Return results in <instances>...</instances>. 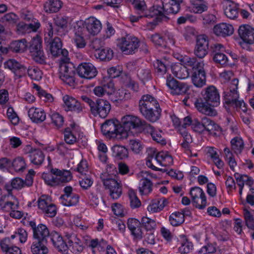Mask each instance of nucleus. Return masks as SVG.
<instances>
[{"label": "nucleus", "instance_id": "1", "mask_svg": "<svg viewBox=\"0 0 254 254\" xmlns=\"http://www.w3.org/2000/svg\"><path fill=\"white\" fill-rule=\"evenodd\" d=\"M203 98L197 99L194 103L197 109L207 116H215L216 111L210 106L217 107L220 104V95L215 87L210 86L205 89L202 94Z\"/></svg>", "mask_w": 254, "mask_h": 254}, {"label": "nucleus", "instance_id": "2", "mask_svg": "<svg viewBox=\"0 0 254 254\" xmlns=\"http://www.w3.org/2000/svg\"><path fill=\"white\" fill-rule=\"evenodd\" d=\"M139 110L142 115L152 123L160 119L162 112L157 100L149 94L141 97L139 101Z\"/></svg>", "mask_w": 254, "mask_h": 254}, {"label": "nucleus", "instance_id": "3", "mask_svg": "<svg viewBox=\"0 0 254 254\" xmlns=\"http://www.w3.org/2000/svg\"><path fill=\"white\" fill-rule=\"evenodd\" d=\"M103 134L109 138H126L127 132L116 119L107 120L101 126Z\"/></svg>", "mask_w": 254, "mask_h": 254}, {"label": "nucleus", "instance_id": "4", "mask_svg": "<svg viewBox=\"0 0 254 254\" xmlns=\"http://www.w3.org/2000/svg\"><path fill=\"white\" fill-rule=\"evenodd\" d=\"M64 58L60 64V77L66 84L74 86L76 68L73 64L68 61L69 59Z\"/></svg>", "mask_w": 254, "mask_h": 254}, {"label": "nucleus", "instance_id": "5", "mask_svg": "<svg viewBox=\"0 0 254 254\" xmlns=\"http://www.w3.org/2000/svg\"><path fill=\"white\" fill-rule=\"evenodd\" d=\"M122 127L127 132V130L133 129H142L143 131L146 125V121L141 120L138 117L132 115H127L122 117L121 120Z\"/></svg>", "mask_w": 254, "mask_h": 254}, {"label": "nucleus", "instance_id": "6", "mask_svg": "<svg viewBox=\"0 0 254 254\" xmlns=\"http://www.w3.org/2000/svg\"><path fill=\"white\" fill-rule=\"evenodd\" d=\"M120 48L125 54H132L137 50L139 46V40L134 37L127 35L119 40Z\"/></svg>", "mask_w": 254, "mask_h": 254}, {"label": "nucleus", "instance_id": "7", "mask_svg": "<svg viewBox=\"0 0 254 254\" xmlns=\"http://www.w3.org/2000/svg\"><path fill=\"white\" fill-rule=\"evenodd\" d=\"M104 186L110 190V195L113 199L119 198L122 193V185L120 182L112 178H105L104 175L101 176Z\"/></svg>", "mask_w": 254, "mask_h": 254}, {"label": "nucleus", "instance_id": "8", "mask_svg": "<svg viewBox=\"0 0 254 254\" xmlns=\"http://www.w3.org/2000/svg\"><path fill=\"white\" fill-rule=\"evenodd\" d=\"M149 16H166L169 14H176L178 13V7L170 4H154L149 9Z\"/></svg>", "mask_w": 254, "mask_h": 254}, {"label": "nucleus", "instance_id": "9", "mask_svg": "<svg viewBox=\"0 0 254 254\" xmlns=\"http://www.w3.org/2000/svg\"><path fill=\"white\" fill-rule=\"evenodd\" d=\"M111 109L110 102L102 99H98L92 106L91 113L94 116H99L102 118H105L109 114Z\"/></svg>", "mask_w": 254, "mask_h": 254}, {"label": "nucleus", "instance_id": "10", "mask_svg": "<svg viewBox=\"0 0 254 254\" xmlns=\"http://www.w3.org/2000/svg\"><path fill=\"white\" fill-rule=\"evenodd\" d=\"M190 194L193 205L196 208L202 209L206 206V197L203 190L199 187L192 188Z\"/></svg>", "mask_w": 254, "mask_h": 254}, {"label": "nucleus", "instance_id": "11", "mask_svg": "<svg viewBox=\"0 0 254 254\" xmlns=\"http://www.w3.org/2000/svg\"><path fill=\"white\" fill-rule=\"evenodd\" d=\"M42 42L38 39H34L31 41L29 46L30 52L33 60L37 63L44 64L46 63V58L41 50Z\"/></svg>", "mask_w": 254, "mask_h": 254}, {"label": "nucleus", "instance_id": "12", "mask_svg": "<svg viewBox=\"0 0 254 254\" xmlns=\"http://www.w3.org/2000/svg\"><path fill=\"white\" fill-rule=\"evenodd\" d=\"M209 41L205 35H200L197 37L196 45L194 50V55L199 59L203 58L208 53Z\"/></svg>", "mask_w": 254, "mask_h": 254}, {"label": "nucleus", "instance_id": "13", "mask_svg": "<svg viewBox=\"0 0 254 254\" xmlns=\"http://www.w3.org/2000/svg\"><path fill=\"white\" fill-rule=\"evenodd\" d=\"M78 75L81 78L90 79L94 78L97 74L96 67L90 63H82L80 64L77 69Z\"/></svg>", "mask_w": 254, "mask_h": 254}, {"label": "nucleus", "instance_id": "14", "mask_svg": "<svg viewBox=\"0 0 254 254\" xmlns=\"http://www.w3.org/2000/svg\"><path fill=\"white\" fill-rule=\"evenodd\" d=\"M204 63L198 64V67H196L192 71L191 80L197 87H202L206 83V74L203 69Z\"/></svg>", "mask_w": 254, "mask_h": 254}, {"label": "nucleus", "instance_id": "15", "mask_svg": "<svg viewBox=\"0 0 254 254\" xmlns=\"http://www.w3.org/2000/svg\"><path fill=\"white\" fill-rule=\"evenodd\" d=\"M224 12L225 16H237L239 13L242 16H248L249 12L239 8L238 4L230 0H227L224 3Z\"/></svg>", "mask_w": 254, "mask_h": 254}, {"label": "nucleus", "instance_id": "16", "mask_svg": "<svg viewBox=\"0 0 254 254\" xmlns=\"http://www.w3.org/2000/svg\"><path fill=\"white\" fill-rule=\"evenodd\" d=\"M166 85L171 90V93L173 94H183L188 89L186 84L178 81L170 75L167 78Z\"/></svg>", "mask_w": 254, "mask_h": 254}, {"label": "nucleus", "instance_id": "17", "mask_svg": "<svg viewBox=\"0 0 254 254\" xmlns=\"http://www.w3.org/2000/svg\"><path fill=\"white\" fill-rule=\"evenodd\" d=\"M62 42L59 37H55L50 42V49L52 55L54 57L62 55L64 58H67L68 51L62 48Z\"/></svg>", "mask_w": 254, "mask_h": 254}, {"label": "nucleus", "instance_id": "18", "mask_svg": "<svg viewBox=\"0 0 254 254\" xmlns=\"http://www.w3.org/2000/svg\"><path fill=\"white\" fill-rule=\"evenodd\" d=\"M240 37L246 43L252 44L254 43V29L249 25H243L238 29Z\"/></svg>", "mask_w": 254, "mask_h": 254}, {"label": "nucleus", "instance_id": "19", "mask_svg": "<svg viewBox=\"0 0 254 254\" xmlns=\"http://www.w3.org/2000/svg\"><path fill=\"white\" fill-rule=\"evenodd\" d=\"M115 91L114 83L111 80L102 85L96 86L93 89L94 94L99 97L111 95Z\"/></svg>", "mask_w": 254, "mask_h": 254}, {"label": "nucleus", "instance_id": "20", "mask_svg": "<svg viewBox=\"0 0 254 254\" xmlns=\"http://www.w3.org/2000/svg\"><path fill=\"white\" fill-rule=\"evenodd\" d=\"M54 24L59 36L65 35L67 32L68 25L70 24L68 17H56L54 19Z\"/></svg>", "mask_w": 254, "mask_h": 254}, {"label": "nucleus", "instance_id": "21", "mask_svg": "<svg viewBox=\"0 0 254 254\" xmlns=\"http://www.w3.org/2000/svg\"><path fill=\"white\" fill-rule=\"evenodd\" d=\"M233 82L232 86L230 87V92L225 97V103L233 107L237 105V102L239 101V94L237 91L238 80H234Z\"/></svg>", "mask_w": 254, "mask_h": 254}, {"label": "nucleus", "instance_id": "22", "mask_svg": "<svg viewBox=\"0 0 254 254\" xmlns=\"http://www.w3.org/2000/svg\"><path fill=\"white\" fill-rule=\"evenodd\" d=\"M213 32L218 36L225 37L233 34L234 28L231 24L222 23L214 27Z\"/></svg>", "mask_w": 254, "mask_h": 254}, {"label": "nucleus", "instance_id": "23", "mask_svg": "<svg viewBox=\"0 0 254 254\" xmlns=\"http://www.w3.org/2000/svg\"><path fill=\"white\" fill-rule=\"evenodd\" d=\"M87 31L93 35L98 34L101 29V24L95 17H89L84 22Z\"/></svg>", "mask_w": 254, "mask_h": 254}, {"label": "nucleus", "instance_id": "24", "mask_svg": "<svg viewBox=\"0 0 254 254\" xmlns=\"http://www.w3.org/2000/svg\"><path fill=\"white\" fill-rule=\"evenodd\" d=\"M28 114L31 121L36 123H41L46 119V113L40 108L32 107L29 110Z\"/></svg>", "mask_w": 254, "mask_h": 254}, {"label": "nucleus", "instance_id": "25", "mask_svg": "<svg viewBox=\"0 0 254 254\" xmlns=\"http://www.w3.org/2000/svg\"><path fill=\"white\" fill-rule=\"evenodd\" d=\"M63 101L68 110L77 113L82 111L83 107L80 103L74 98L68 95H65L63 97Z\"/></svg>", "mask_w": 254, "mask_h": 254}, {"label": "nucleus", "instance_id": "26", "mask_svg": "<svg viewBox=\"0 0 254 254\" xmlns=\"http://www.w3.org/2000/svg\"><path fill=\"white\" fill-rule=\"evenodd\" d=\"M52 172L56 176L57 185L60 183H65L70 181L72 179L70 172L66 170H61L58 169H52Z\"/></svg>", "mask_w": 254, "mask_h": 254}, {"label": "nucleus", "instance_id": "27", "mask_svg": "<svg viewBox=\"0 0 254 254\" xmlns=\"http://www.w3.org/2000/svg\"><path fill=\"white\" fill-rule=\"evenodd\" d=\"M47 243L48 241L34 240L31 246V253L32 254H48Z\"/></svg>", "mask_w": 254, "mask_h": 254}, {"label": "nucleus", "instance_id": "28", "mask_svg": "<svg viewBox=\"0 0 254 254\" xmlns=\"http://www.w3.org/2000/svg\"><path fill=\"white\" fill-rule=\"evenodd\" d=\"M17 30L22 33H30L35 32L40 26V23L38 20L32 21L31 23L26 24L23 22H19L16 25Z\"/></svg>", "mask_w": 254, "mask_h": 254}, {"label": "nucleus", "instance_id": "29", "mask_svg": "<svg viewBox=\"0 0 254 254\" xmlns=\"http://www.w3.org/2000/svg\"><path fill=\"white\" fill-rule=\"evenodd\" d=\"M50 236L48 228L43 224H39L37 226V229L33 233L34 240L48 241L47 239Z\"/></svg>", "mask_w": 254, "mask_h": 254}, {"label": "nucleus", "instance_id": "30", "mask_svg": "<svg viewBox=\"0 0 254 254\" xmlns=\"http://www.w3.org/2000/svg\"><path fill=\"white\" fill-rule=\"evenodd\" d=\"M51 241L54 246L61 252L67 253V245L66 244L59 233L55 232L52 233Z\"/></svg>", "mask_w": 254, "mask_h": 254}, {"label": "nucleus", "instance_id": "31", "mask_svg": "<svg viewBox=\"0 0 254 254\" xmlns=\"http://www.w3.org/2000/svg\"><path fill=\"white\" fill-rule=\"evenodd\" d=\"M30 161L35 165H41L45 159L44 153L40 149H33L28 153Z\"/></svg>", "mask_w": 254, "mask_h": 254}, {"label": "nucleus", "instance_id": "32", "mask_svg": "<svg viewBox=\"0 0 254 254\" xmlns=\"http://www.w3.org/2000/svg\"><path fill=\"white\" fill-rule=\"evenodd\" d=\"M143 131L150 134L153 139L157 143H160L161 144H166L165 140L161 135V131L155 130L153 127L150 124L147 123Z\"/></svg>", "mask_w": 254, "mask_h": 254}, {"label": "nucleus", "instance_id": "33", "mask_svg": "<svg viewBox=\"0 0 254 254\" xmlns=\"http://www.w3.org/2000/svg\"><path fill=\"white\" fill-rule=\"evenodd\" d=\"M86 194L93 205L97 206L102 201L101 191L99 187L93 188L89 191H86Z\"/></svg>", "mask_w": 254, "mask_h": 254}, {"label": "nucleus", "instance_id": "34", "mask_svg": "<svg viewBox=\"0 0 254 254\" xmlns=\"http://www.w3.org/2000/svg\"><path fill=\"white\" fill-rule=\"evenodd\" d=\"M112 155L117 159L123 160L128 157V150L124 146L115 145L112 148Z\"/></svg>", "mask_w": 254, "mask_h": 254}, {"label": "nucleus", "instance_id": "35", "mask_svg": "<svg viewBox=\"0 0 254 254\" xmlns=\"http://www.w3.org/2000/svg\"><path fill=\"white\" fill-rule=\"evenodd\" d=\"M44 10L49 13L58 12L62 7L60 0H48L44 4Z\"/></svg>", "mask_w": 254, "mask_h": 254}, {"label": "nucleus", "instance_id": "36", "mask_svg": "<svg viewBox=\"0 0 254 254\" xmlns=\"http://www.w3.org/2000/svg\"><path fill=\"white\" fill-rule=\"evenodd\" d=\"M172 70L173 74L179 79H185L189 75L186 67L181 64L174 65L172 67Z\"/></svg>", "mask_w": 254, "mask_h": 254}, {"label": "nucleus", "instance_id": "37", "mask_svg": "<svg viewBox=\"0 0 254 254\" xmlns=\"http://www.w3.org/2000/svg\"><path fill=\"white\" fill-rule=\"evenodd\" d=\"M157 161L164 166H170L173 163V159L168 152L161 151L156 155Z\"/></svg>", "mask_w": 254, "mask_h": 254}, {"label": "nucleus", "instance_id": "38", "mask_svg": "<svg viewBox=\"0 0 254 254\" xmlns=\"http://www.w3.org/2000/svg\"><path fill=\"white\" fill-rule=\"evenodd\" d=\"M95 56L96 58L99 59L101 61H109L113 58L114 52L110 48H105L97 51V53H95Z\"/></svg>", "mask_w": 254, "mask_h": 254}, {"label": "nucleus", "instance_id": "39", "mask_svg": "<svg viewBox=\"0 0 254 254\" xmlns=\"http://www.w3.org/2000/svg\"><path fill=\"white\" fill-rule=\"evenodd\" d=\"M4 66L13 72L19 70L25 72L26 67L14 59H10L5 62Z\"/></svg>", "mask_w": 254, "mask_h": 254}, {"label": "nucleus", "instance_id": "40", "mask_svg": "<svg viewBox=\"0 0 254 254\" xmlns=\"http://www.w3.org/2000/svg\"><path fill=\"white\" fill-rule=\"evenodd\" d=\"M72 240H70V242L67 245V250H69L73 253H77L82 252L83 248L81 241L77 238L73 237Z\"/></svg>", "mask_w": 254, "mask_h": 254}, {"label": "nucleus", "instance_id": "41", "mask_svg": "<svg viewBox=\"0 0 254 254\" xmlns=\"http://www.w3.org/2000/svg\"><path fill=\"white\" fill-rule=\"evenodd\" d=\"M28 47L27 41L25 39L13 41L10 43L11 50L16 53L23 52L26 50Z\"/></svg>", "mask_w": 254, "mask_h": 254}, {"label": "nucleus", "instance_id": "42", "mask_svg": "<svg viewBox=\"0 0 254 254\" xmlns=\"http://www.w3.org/2000/svg\"><path fill=\"white\" fill-rule=\"evenodd\" d=\"M79 195L75 193L70 195L60 197L61 203L66 206L76 205L79 201Z\"/></svg>", "mask_w": 254, "mask_h": 254}, {"label": "nucleus", "instance_id": "43", "mask_svg": "<svg viewBox=\"0 0 254 254\" xmlns=\"http://www.w3.org/2000/svg\"><path fill=\"white\" fill-rule=\"evenodd\" d=\"M152 183L146 179L143 178L140 181L139 190L141 195L147 194L152 191Z\"/></svg>", "mask_w": 254, "mask_h": 254}, {"label": "nucleus", "instance_id": "44", "mask_svg": "<svg viewBox=\"0 0 254 254\" xmlns=\"http://www.w3.org/2000/svg\"><path fill=\"white\" fill-rule=\"evenodd\" d=\"M5 196H2L0 198V208L3 210L9 211L10 209H14L17 207V201H10L6 199Z\"/></svg>", "mask_w": 254, "mask_h": 254}, {"label": "nucleus", "instance_id": "45", "mask_svg": "<svg viewBox=\"0 0 254 254\" xmlns=\"http://www.w3.org/2000/svg\"><path fill=\"white\" fill-rule=\"evenodd\" d=\"M184 213L183 212H176L172 213L169 217V220L172 225L177 226L182 224L185 220Z\"/></svg>", "mask_w": 254, "mask_h": 254}, {"label": "nucleus", "instance_id": "46", "mask_svg": "<svg viewBox=\"0 0 254 254\" xmlns=\"http://www.w3.org/2000/svg\"><path fill=\"white\" fill-rule=\"evenodd\" d=\"M201 122L205 130L210 132L212 130H218L220 127L207 117L202 118Z\"/></svg>", "mask_w": 254, "mask_h": 254}, {"label": "nucleus", "instance_id": "47", "mask_svg": "<svg viewBox=\"0 0 254 254\" xmlns=\"http://www.w3.org/2000/svg\"><path fill=\"white\" fill-rule=\"evenodd\" d=\"M181 239V246L179 248V251L181 253L184 254L189 253L193 247L191 242H188L186 237L185 235L180 236Z\"/></svg>", "mask_w": 254, "mask_h": 254}, {"label": "nucleus", "instance_id": "48", "mask_svg": "<svg viewBox=\"0 0 254 254\" xmlns=\"http://www.w3.org/2000/svg\"><path fill=\"white\" fill-rule=\"evenodd\" d=\"M141 225L147 231H152L156 227V223L154 220L147 217H143L141 220Z\"/></svg>", "mask_w": 254, "mask_h": 254}, {"label": "nucleus", "instance_id": "49", "mask_svg": "<svg viewBox=\"0 0 254 254\" xmlns=\"http://www.w3.org/2000/svg\"><path fill=\"white\" fill-rule=\"evenodd\" d=\"M232 149L236 153H240L244 148L243 140L239 137H236L231 141Z\"/></svg>", "mask_w": 254, "mask_h": 254}, {"label": "nucleus", "instance_id": "50", "mask_svg": "<svg viewBox=\"0 0 254 254\" xmlns=\"http://www.w3.org/2000/svg\"><path fill=\"white\" fill-rule=\"evenodd\" d=\"M52 203L51 198L46 195L41 196L38 200V208L42 211L45 210L50 204Z\"/></svg>", "mask_w": 254, "mask_h": 254}, {"label": "nucleus", "instance_id": "51", "mask_svg": "<svg viewBox=\"0 0 254 254\" xmlns=\"http://www.w3.org/2000/svg\"><path fill=\"white\" fill-rule=\"evenodd\" d=\"M26 72L32 79L38 80L42 78V72L37 67H29L28 69L26 68Z\"/></svg>", "mask_w": 254, "mask_h": 254}, {"label": "nucleus", "instance_id": "52", "mask_svg": "<svg viewBox=\"0 0 254 254\" xmlns=\"http://www.w3.org/2000/svg\"><path fill=\"white\" fill-rule=\"evenodd\" d=\"M166 62H163L161 60H156L154 62V67L155 72L160 75L165 73L167 71Z\"/></svg>", "mask_w": 254, "mask_h": 254}, {"label": "nucleus", "instance_id": "53", "mask_svg": "<svg viewBox=\"0 0 254 254\" xmlns=\"http://www.w3.org/2000/svg\"><path fill=\"white\" fill-rule=\"evenodd\" d=\"M128 196L130 199V205L132 208H138L141 205V202L138 198L136 193L132 190L128 191Z\"/></svg>", "mask_w": 254, "mask_h": 254}, {"label": "nucleus", "instance_id": "54", "mask_svg": "<svg viewBox=\"0 0 254 254\" xmlns=\"http://www.w3.org/2000/svg\"><path fill=\"white\" fill-rule=\"evenodd\" d=\"M52 172V170L51 171V173H44L42 174V177L45 181V183L50 186H54L57 185V179H56V176Z\"/></svg>", "mask_w": 254, "mask_h": 254}, {"label": "nucleus", "instance_id": "55", "mask_svg": "<svg viewBox=\"0 0 254 254\" xmlns=\"http://www.w3.org/2000/svg\"><path fill=\"white\" fill-rule=\"evenodd\" d=\"M11 165L16 172L22 171L25 168V163L23 158L17 157L13 160Z\"/></svg>", "mask_w": 254, "mask_h": 254}, {"label": "nucleus", "instance_id": "56", "mask_svg": "<svg viewBox=\"0 0 254 254\" xmlns=\"http://www.w3.org/2000/svg\"><path fill=\"white\" fill-rule=\"evenodd\" d=\"M73 40L78 48H83L86 45V41L82 33L76 32L73 38Z\"/></svg>", "mask_w": 254, "mask_h": 254}, {"label": "nucleus", "instance_id": "57", "mask_svg": "<svg viewBox=\"0 0 254 254\" xmlns=\"http://www.w3.org/2000/svg\"><path fill=\"white\" fill-rule=\"evenodd\" d=\"M151 41L156 46L162 47H167V42L164 40L163 37L158 34H155L150 37Z\"/></svg>", "mask_w": 254, "mask_h": 254}, {"label": "nucleus", "instance_id": "58", "mask_svg": "<svg viewBox=\"0 0 254 254\" xmlns=\"http://www.w3.org/2000/svg\"><path fill=\"white\" fill-rule=\"evenodd\" d=\"M128 1L132 3L134 8L139 13L143 11L146 8L144 0H128Z\"/></svg>", "mask_w": 254, "mask_h": 254}, {"label": "nucleus", "instance_id": "59", "mask_svg": "<svg viewBox=\"0 0 254 254\" xmlns=\"http://www.w3.org/2000/svg\"><path fill=\"white\" fill-rule=\"evenodd\" d=\"M138 77L142 81H147L151 78L150 70L148 68H140L137 71Z\"/></svg>", "mask_w": 254, "mask_h": 254}, {"label": "nucleus", "instance_id": "60", "mask_svg": "<svg viewBox=\"0 0 254 254\" xmlns=\"http://www.w3.org/2000/svg\"><path fill=\"white\" fill-rule=\"evenodd\" d=\"M164 19L167 21L169 18L168 17H155V18L152 21L147 22L146 26L148 29L153 30L156 26L162 23Z\"/></svg>", "mask_w": 254, "mask_h": 254}, {"label": "nucleus", "instance_id": "61", "mask_svg": "<svg viewBox=\"0 0 254 254\" xmlns=\"http://www.w3.org/2000/svg\"><path fill=\"white\" fill-rule=\"evenodd\" d=\"M52 123L58 128H60L63 126L64 122V118L59 113H55L51 116Z\"/></svg>", "mask_w": 254, "mask_h": 254}, {"label": "nucleus", "instance_id": "62", "mask_svg": "<svg viewBox=\"0 0 254 254\" xmlns=\"http://www.w3.org/2000/svg\"><path fill=\"white\" fill-rule=\"evenodd\" d=\"M129 146L131 150L135 153H139L143 149L142 145L138 140H130Z\"/></svg>", "mask_w": 254, "mask_h": 254}, {"label": "nucleus", "instance_id": "63", "mask_svg": "<svg viewBox=\"0 0 254 254\" xmlns=\"http://www.w3.org/2000/svg\"><path fill=\"white\" fill-rule=\"evenodd\" d=\"M213 60L216 63L221 65H225L227 64L228 59L225 55L221 53L217 52L213 57Z\"/></svg>", "mask_w": 254, "mask_h": 254}, {"label": "nucleus", "instance_id": "64", "mask_svg": "<svg viewBox=\"0 0 254 254\" xmlns=\"http://www.w3.org/2000/svg\"><path fill=\"white\" fill-rule=\"evenodd\" d=\"M162 210V206L160 205L157 199L153 200L147 207V210L151 213H156Z\"/></svg>", "mask_w": 254, "mask_h": 254}]
</instances>
